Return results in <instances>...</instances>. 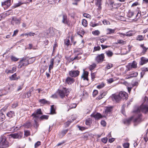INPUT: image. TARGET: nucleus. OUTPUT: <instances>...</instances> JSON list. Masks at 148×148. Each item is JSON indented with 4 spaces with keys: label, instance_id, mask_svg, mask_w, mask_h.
Listing matches in <instances>:
<instances>
[{
    "label": "nucleus",
    "instance_id": "obj_1",
    "mask_svg": "<svg viewBox=\"0 0 148 148\" xmlns=\"http://www.w3.org/2000/svg\"><path fill=\"white\" fill-rule=\"evenodd\" d=\"M35 60L34 58H32L29 59L27 57L23 58L20 62V67L23 66H26L29 64L32 63Z\"/></svg>",
    "mask_w": 148,
    "mask_h": 148
},
{
    "label": "nucleus",
    "instance_id": "obj_2",
    "mask_svg": "<svg viewBox=\"0 0 148 148\" xmlns=\"http://www.w3.org/2000/svg\"><path fill=\"white\" fill-rule=\"evenodd\" d=\"M141 112L145 113L148 112V103L146 105L145 104H142L136 110L134 111V112L137 113H140Z\"/></svg>",
    "mask_w": 148,
    "mask_h": 148
},
{
    "label": "nucleus",
    "instance_id": "obj_3",
    "mask_svg": "<svg viewBox=\"0 0 148 148\" xmlns=\"http://www.w3.org/2000/svg\"><path fill=\"white\" fill-rule=\"evenodd\" d=\"M9 146V143L5 136L2 137L0 138V148H5Z\"/></svg>",
    "mask_w": 148,
    "mask_h": 148
},
{
    "label": "nucleus",
    "instance_id": "obj_4",
    "mask_svg": "<svg viewBox=\"0 0 148 148\" xmlns=\"http://www.w3.org/2000/svg\"><path fill=\"white\" fill-rule=\"evenodd\" d=\"M71 90V89L70 88H63L62 90H59V95L62 98L65 95L67 97Z\"/></svg>",
    "mask_w": 148,
    "mask_h": 148
},
{
    "label": "nucleus",
    "instance_id": "obj_5",
    "mask_svg": "<svg viewBox=\"0 0 148 148\" xmlns=\"http://www.w3.org/2000/svg\"><path fill=\"white\" fill-rule=\"evenodd\" d=\"M136 117L134 118L133 119V122L135 124L138 123L142 121V115L139 113H136Z\"/></svg>",
    "mask_w": 148,
    "mask_h": 148
},
{
    "label": "nucleus",
    "instance_id": "obj_6",
    "mask_svg": "<svg viewBox=\"0 0 148 148\" xmlns=\"http://www.w3.org/2000/svg\"><path fill=\"white\" fill-rule=\"evenodd\" d=\"M62 23L68 26L70 25V23L69 22L68 18H67V16L66 14L62 15Z\"/></svg>",
    "mask_w": 148,
    "mask_h": 148
},
{
    "label": "nucleus",
    "instance_id": "obj_7",
    "mask_svg": "<svg viewBox=\"0 0 148 148\" xmlns=\"http://www.w3.org/2000/svg\"><path fill=\"white\" fill-rule=\"evenodd\" d=\"M42 114L40 109H37L34 113H33L32 116L33 117V118L38 119L39 116L38 114Z\"/></svg>",
    "mask_w": 148,
    "mask_h": 148
},
{
    "label": "nucleus",
    "instance_id": "obj_8",
    "mask_svg": "<svg viewBox=\"0 0 148 148\" xmlns=\"http://www.w3.org/2000/svg\"><path fill=\"white\" fill-rule=\"evenodd\" d=\"M79 74V71L78 70L75 71L74 70L69 71V74L71 77H76L78 76Z\"/></svg>",
    "mask_w": 148,
    "mask_h": 148
},
{
    "label": "nucleus",
    "instance_id": "obj_9",
    "mask_svg": "<svg viewBox=\"0 0 148 148\" xmlns=\"http://www.w3.org/2000/svg\"><path fill=\"white\" fill-rule=\"evenodd\" d=\"M105 56L104 54L102 53L96 57L95 60L98 63L101 62L103 60Z\"/></svg>",
    "mask_w": 148,
    "mask_h": 148
},
{
    "label": "nucleus",
    "instance_id": "obj_10",
    "mask_svg": "<svg viewBox=\"0 0 148 148\" xmlns=\"http://www.w3.org/2000/svg\"><path fill=\"white\" fill-rule=\"evenodd\" d=\"M21 18H18L16 17L13 16L12 17L11 21V23L13 25H14V22L16 25H19L21 23Z\"/></svg>",
    "mask_w": 148,
    "mask_h": 148
},
{
    "label": "nucleus",
    "instance_id": "obj_11",
    "mask_svg": "<svg viewBox=\"0 0 148 148\" xmlns=\"http://www.w3.org/2000/svg\"><path fill=\"white\" fill-rule=\"evenodd\" d=\"M23 135V133L20 132L12 134L10 135V136L14 138H21Z\"/></svg>",
    "mask_w": 148,
    "mask_h": 148
},
{
    "label": "nucleus",
    "instance_id": "obj_12",
    "mask_svg": "<svg viewBox=\"0 0 148 148\" xmlns=\"http://www.w3.org/2000/svg\"><path fill=\"white\" fill-rule=\"evenodd\" d=\"M119 94L121 99H126L127 98L128 94L125 92L121 91Z\"/></svg>",
    "mask_w": 148,
    "mask_h": 148
},
{
    "label": "nucleus",
    "instance_id": "obj_13",
    "mask_svg": "<svg viewBox=\"0 0 148 148\" xmlns=\"http://www.w3.org/2000/svg\"><path fill=\"white\" fill-rule=\"evenodd\" d=\"M111 97L113 100H115L116 102H119L121 99L120 97L119 96V94L118 95L113 94Z\"/></svg>",
    "mask_w": 148,
    "mask_h": 148
},
{
    "label": "nucleus",
    "instance_id": "obj_14",
    "mask_svg": "<svg viewBox=\"0 0 148 148\" xmlns=\"http://www.w3.org/2000/svg\"><path fill=\"white\" fill-rule=\"evenodd\" d=\"M90 116L94 117L96 120H98L102 118V115L99 113H97L95 114H92Z\"/></svg>",
    "mask_w": 148,
    "mask_h": 148
},
{
    "label": "nucleus",
    "instance_id": "obj_15",
    "mask_svg": "<svg viewBox=\"0 0 148 148\" xmlns=\"http://www.w3.org/2000/svg\"><path fill=\"white\" fill-rule=\"evenodd\" d=\"M10 123L11 122L9 121L4 122L2 124V127L3 129H5L7 127H11V126L10 125Z\"/></svg>",
    "mask_w": 148,
    "mask_h": 148
},
{
    "label": "nucleus",
    "instance_id": "obj_16",
    "mask_svg": "<svg viewBox=\"0 0 148 148\" xmlns=\"http://www.w3.org/2000/svg\"><path fill=\"white\" fill-rule=\"evenodd\" d=\"M88 72L87 71H84L81 77L83 78L84 80H88Z\"/></svg>",
    "mask_w": 148,
    "mask_h": 148
},
{
    "label": "nucleus",
    "instance_id": "obj_17",
    "mask_svg": "<svg viewBox=\"0 0 148 148\" xmlns=\"http://www.w3.org/2000/svg\"><path fill=\"white\" fill-rule=\"evenodd\" d=\"M20 78V77L19 76L17 77L16 73H14L9 77L10 79L11 80H17Z\"/></svg>",
    "mask_w": 148,
    "mask_h": 148
},
{
    "label": "nucleus",
    "instance_id": "obj_18",
    "mask_svg": "<svg viewBox=\"0 0 148 148\" xmlns=\"http://www.w3.org/2000/svg\"><path fill=\"white\" fill-rule=\"evenodd\" d=\"M68 84H71L74 82V79L71 77H68L65 81Z\"/></svg>",
    "mask_w": 148,
    "mask_h": 148
},
{
    "label": "nucleus",
    "instance_id": "obj_19",
    "mask_svg": "<svg viewBox=\"0 0 148 148\" xmlns=\"http://www.w3.org/2000/svg\"><path fill=\"white\" fill-rule=\"evenodd\" d=\"M11 5V0H8L3 2H2L1 5L2 6H6L7 7H9Z\"/></svg>",
    "mask_w": 148,
    "mask_h": 148
},
{
    "label": "nucleus",
    "instance_id": "obj_20",
    "mask_svg": "<svg viewBox=\"0 0 148 148\" xmlns=\"http://www.w3.org/2000/svg\"><path fill=\"white\" fill-rule=\"evenodd\" d=\"M133 117L132 116L128 119H124L123 121V123L125 124L128 125L130 123L132 120L133 119Z\"/></svg>",
    "mask_w": 148,
    "mask_h": 148
},
{
    "label": "nucleus",
    "instance_id": "obj_21",
    "mask_svg": "<svg viewBox=\"0 0 148 148\" xmlns=\"http://www.w3.org/2000/svg\"><path fill=\"white\" fill-rule=\"evenodd\" d=\"M141 60V61L140 62V64L141 65H143L148 62V59L144 57L142 58Z\"/></svg>",
    "mask_w": 148,
    "mask_h": 148
},
{
    "label": "nucleus",
    "instance_id": "obj_22",
    "mask_svg": "<svg viewBox=\"0 0 148 148\" xmlns=\"http://www.w3.org/2000/svg\"><path fill=\"white\" fill-rule=\"evenodd\" d=\"M54 59L53 58L51 59L50 62V64L49 66V72L51 73V70L53 68V64L54 63Z\"/></svg>",
    "mask_w": 148,
    "mask_h": 148
},
{
    "label": "nucleus",
    "instance_id": "obj_23",
    "mask_svg": "<svg viewBox=\"0 0 148 148\" xmlns=\"http://www.w3.org/2000/svg\"><path fill=\"white\" fill-rule=\"evenodd\" d=\"M6 115L9 117H13L14 116V112L13 111H10L7 113Z\"/></svg>",
    "mask_w": 148,
    "mask_h": 148
},
{
    "label": "nucleus",
    "instance_id": "obj_24",
    "mask_svg": "<svg viewBox=\"0 0 148 148\" xmlns=\"http://www.w3.org/2000/svg\"><path fill=\"white\" fill-rule=\"evenodd\" d=\"M112 108L111 107H107L105 109V114H106L107 115L108 114H110V113L112 111Z\"/></svg>",
    "mask_w": 148,
    "mask_h": 148
},
{
    "label": "nucleus",
    "instance_id": "obj_25",
    "mask_svg": "<svg viewBox=\"0 0 148 148\" xmlns=\"http://www.w3.org/2000/svg\"><path fill=\"white\" fill-rule=\"evenodd\" d=\"M39 101L41 103L45 104H50V102L48 101H47L44 99H40Z\"/></svg>",
    "mask_w": 148,
    "mask_h": 148
},
{
    "label": "nucleus",
    "instance_id": "obj_26",
    "mask_svg": "<svg viewBox=\"0 0 148 148\" xmlns=\"http://www.w3.org/2000/svg\"><path fill=\"white\" fill-rule=\"evenodd\" d=\"M102 0H97L96 5L98 6L99 9H101V1Z\"/></svg>",
    "mask_w": 148,
    "mask_h": 148
},
{
    "label": "nucleus",
    "instance_id": "obj_27",
    "mask_svg": "<svg viewBox=\"0 0 148 148\" xmlns=\"http://www.w3.org/2000/svg\"><path fill=\"white\" fill-rule=\"evenodd\" d=\"M34 121V127L36 128H37L39 126V124L37 121L38 119L33 118Z\"/></svg>",
    "mask_w": 148,
    "mask_h": 148
},
{
    "label": "nucleus",
    "instance_id": "obj_28",
    "mask_svg": "<svg viewBox=\"0 0 148 148\" xmlns=\"http://www.w3.org/2000/svg\"><path fill=\"white\" fill-rule=\"evenodd\" d=\"M106 94V92H101L100 95L98 97V98L99 99H100L103 98L105 96Z\"/></svg>",
    "mask_w": 148,
    "mask_h": 148
},
{
    "label": "nucleus",
    "instance_id": "obj_29",
    "mask_svg": "<svg viewBox=\"0 0 148 148\" xmlns=\"http://www.w3.org/2000/svg\"><path fill=\"white\" fill-rule=\"evenodd\" d=\"M5 116L4 114L2 113H0V121H2L5 119Z\"/></svg>",
    "mask_w": 148,
    "mask_h": 148
},
{
    "label": "nucleus",
    "instance_id": "obj_30",
    "mask_svg": "<svg viewBox=\"0 0 148 148\" xmlns=\"http://www.w3.org/2000/svg\"><path fill=\"white\" fill-rule=\"evenodd\" d=\"M134 68H136L137 67V63L135 61H134L132 63H130Z\"/></svg>",
    "mask_w": 148,
    "mask_h": 148
},
{
    "label": "nucleus",
    "instance_id": "obj_31",
    "mask_svg": "<svg viewBox=\"0 0 148 148\" xmlns=\"http://www.w3.org/2000/svg\"><path fill=\"white\" fill-rule=\"evenodd\" d=\"M106 53L108 57H111L113 55V53L112 52L109 50L106 51Z\"/></svg>",
    "mask_w": 148,
    "mask_h": 148
},
{
    "label": "nucleus",
    "instance_id": "obj_32",
    "mask_svg": "<svg viewBox=\"0 0 148 148\" xmlns=\"http://www.w3.org/2000/svg\"><path fill=\"white\" fill-rule=\"evenodd\" d=\"M49 116L47 115H42L41 116L40 119L41 120H43V119L47 120L48 119Z\"/></svg>",
    "mask_w": 148,
    "mask_h": 148
},
{
    "label": "nucleus",
    "instance_id": "obj_33",
    "mask_svg": "<svg viewBox=\"0 0 148 148\" xmlns=\"http://www.w3.org/2000/svg\"><path fill=\"white\" fill-rule=\"evenodd\" d=\"M23 3L20 2L18 3L14 4V5L12 7V8H17L18 6H19L20 5L23 4Z\"/></svg>",
    "mask_w": 148,
    "mask_h": 148
},
{
    "label": "nucleus",
    "instance_id": "obj_34",
    "mask_svg": "<svg viewBox=\"0 0 148 148\" xmlns=\"http://www.w3.org/2000/svg\"><path fill=\"white\" fill-rule=\"evenodd\" d=\"M82 24L84 27H86L87 26V21L85 19H83L82 21Z\"/></svg>",
    "mask_w": 148,
    "mask_h": 148
},
{
    "label": "nucleus",
    "instance_id": "obj_35",
    "mask_svg": "<svg viewBox=\"0 0 148 148\" xmlns=\"http://www.w3.org/2000/svg\"><path fill=\"white\" fill-rule=\"evenodd\" d=\"M144 37L142 35H138L137 37L136 40L139 41H142L144 39Z\"/></svg>",
    "mask_w": 148,
    "mask_h": 148
},
{
    "label": "nucleus",
    "instance_id": "obj_36",
    "mask_svg": "<svg viewBox=\"0 0 148 148\" xmlns=\"http://www.w3.org/2000/svg\"><path fill=\"white\" fill-rule=\"evenodd\" d=\"M138 75V73H132L128 77H126V78L127 79L131 77H133L134 76H136Z\"/></svg>",
    "mask_w": 148,
    "mask_h": 148
},
{
    "label": "nucleus",
    "instance_id": "obj_37",
    "mask_svg": "<svg viewBox=\"0 0 148 148\" xmlns=\"http://www.w3.org/2000/svg\"><path fill=\"white\" fill-rule=\"evenodd\" d=\"M50 113L51 114H53L55 113V110L54 108L53 105H52L51 106Z\"/></svg>",
    "mask_w": 148,
    "mask_h": 148
},
{
    "label": "nucleus",
    "instance_id": "obj_38",
    "mask_svg": "<svg viewBox=\"0 0 148 148\" xmlns=\"http://www.w3.org/2000/svg\"><path fill=\"white\" fill-rule=\"evenodd\" d=\"M91 122V119L90 118L87 119L86 121V124L87 125H89Z\"/></svg>",
    "mask_w": 148,
    "mask_h": 148
},
{
    "label": "nucleus",
    "instance_id": "obj_39",
    "mask_svg": "<svg viewBox=\"0 0 148 148\" xmlns=\"http://www.w3.org/2000/svg\"><path fill=\"white\" fill-rule=\"evenodd\" d=\"M125 43V42L122 40H117V42L116 43V44H121L122 45H124Z\"/></svg>",
    "mask_w": 148,
    "mask_h": 148
},
{
    "label": "nucleus",
    "instance_id": "obj_40",
    "mask_svg": "<svg viewBox=\"0 0 148 148\" xmlns=\"http://www.w3.org/2000/svg\"><path fill=\"white\" fill-rule=\"evenodd\" d=\"M123 34V35H126L127 36H131L132 35V32L130 31L128 32H127L126 33V34Z\"/></svg>",
    "mask_w": 148,
    "mask_h": 148
},
{
    "label": "nucleus",
    "instance_id": "obj_41",
    "mask_svg": "<svg viewBox=\"0 0 148 148\" xmlns=\"http://www.w3.org/2000/svg\"><path fill=\"white\" fill-rule=\"evenodd\" d=\"M92 33L94 35L98 36L99 35L100 32L98 30H97L92 32Z\"/></svg>",
    "mask_w": 148,
    "mask_h": 148
},
{
    "label": "nucleus",
    "instance_id": "obj_42",
    "mask_svg": "<svg viewBox=\"0 0 148 148\" xmlns=\"http://www.w3.org/2000/svg\"><path fill=\"white\" fill-rule=\"evenodd\" d=\"M101 49V47L99 46H98L97 47H95L93 49V52L97 51H99Z\"/></svg>",
    "mask_w": 148,
    "mask_h": 148
},
{
    "label": "nucleus",
    "instance_id": "obj_43",
    "mask_svg": "<svg viewBox=\"0 0 148 148\" xmlns=\"http://www.w3.org/2000/svg\"><path fill=\"white\" fill-rule=\"evenodd\" d=\"M83 16L84 17L88 18H91V16L87 14L84 13L83 14Z\"/></svg>",
    "mask_w": 148,
    "mask_h": 148
},
{
    "label": "nucleus",
    "instance_id": "obj_44",
    "mask_svg": "<svg viewBox=\"0 0 148 148\" xmlns=\"http://www.w3.org/2000/svg\"><path fill=\"white\" fill-rule=\"evenodd\" d=\"M11 60L14 61H16L18 60V59L17 58H16L14 56H12L11 57Z\"/></svg>",
    "mask_w": 148,
    "mask_h": 148
},
{
    "label": "nucleus",
    "instance_id": "obj_45",
    "mask_svg": "<svg viewBox=\"0 0 148 148\" xmlns=\"http://www.w3.org/2000/svg\"><path fill=\"white\" fill-rule=\"evenodd\" d=\"M123 146L124 148H129L130 144L128 143H125L123 144Z\"/></svg>",
    "mask_w": 148,
    "mask_h": 148
},
{
    "label": "nucleus",
    "instance_id": "obj_46",
    "mask_svg": "<svg viewBox=\"0 0 148 148\" xmlns=\"http://www.w3.org/2000/svg\"><path fill=\"white\" fill-rule=\"evenodd\" d=\"M133 15V12L130 11L129 12L128 14H127V16L129 18H131Z\"/></svg>",
    "mask_w": 148,
    "mask_h": 148
},
{
    "label": "nucleus",
    "instance_id": "obj_47",
    "mask_svg": "<svg viewBox=\"0 0 148 148\" xmlns=\"http://www.w3.org/2000/svg\"><path fill=\"white\" fill-rule=\"evenodd\" d=\"M105 86V84L103 83H101V84L98 85L97 88L99 89H101L103 87Z\"/></svg>",
    "mask_w": 148,
    "mask_h": 148
},
{
    "label": "nucleus",
    "instance_id": "obj_48",
    "mask_svg": "<svg viewBox=\"0 0 148 148\" xmlns=\"http://www.w3.org/2000/svg\"><path fill=\"white\" fill-rule=\"evenodd\" d=\"M96 65L95 64H93L92 65H91L90 66V70L93 69L95 67Z\"/></svg>",
    "mask_w": 148,
    "mask_h": 148
},
{
    "label": "nucleus",
    "instance_id": "obj_49",
    "mask_svg": "<svg viewBox=\"0 0 148 148\" xmlns=\"http://www.w3.org/2000/svg\"><path fill=\"white\" fill-rule=\"evenodd\" d=\"M126 67L128 71L130 70L132 68H133L132 65L129 63L126 66Z\"/></svg>",
    "mask_w": 148,
    "mask_h": 148
},
{
    "label": "nucleus",
    "instance_id": "obj_50",
    "mask_svg": "<svg viewBox=\"0 0 148 148\" xmlns=\"http://www.w3.org/2000/svg\"><path fill=\"white\" fill-rule=\"evenodd\" d=\"M24 135L26 136H27L30 135L29 131L28 130L25 131Z\"/></svg>",
    "mask_w": 148,
    "mask_h": 148
},
{
    "label": "nucleus",
    "instance_id": "obj_51",
    "mask_svg": "<svg viewBox=\"0 0 148 148\" xmlns=\"http://www.w3.org/2000/svg\"><path fill=\"white\" fill-rule=\"evenodd\" d=\"M68 129L64 130L62 131L61 134L63 136H64L68 132Z\"/></svg>",
    "mask_w": 148,
    "mask_h": 148
},
{
    "label": "nucleus",
    "instance_id": "obj_52",
    "mask_svg": "<svg viewBox=\"0 0 148 148\" xmlns=\"http://www.w3.org/2000/svg\"><path fill=\"white\" fill-rule=\"evenodd\" d=\"M98 40H100L101 43H103L106 40V39L103 38H101L100 37Z\"/></svg>",
    "mask_w": 148,
    "mask_h": 148
},
{
    "label": "nucleus",
    "instance_id": "obj_53",
    "mask_svg": "<svg viewBox=\"0 0 148 148\" xmlns=\"http://www.w3.org/2000/svg\"><path fill=\"white\" fill-rule=\"evenodd\" d=\"M31 125V123L30 122H28L26 123L25 127L27 128H29Z\"/></svg>",
    "mask_w": 148,
    "mask_h": 148
},
{
    "label": "nucleus",
    "instance_id": "obj_54",
    "mask_svg": "<svg viewBox=\"0 0 148 148\" xmlns=\"http://www.w3.org/2000/svg\"><path fill=\"white\" fill-rule=\"evenodd\" d=\"M32 91L31 90H30L29 91H28L26 94V96L27 98L31 96V92Z\"/></svg>",
    "mask_w": 148,
    "mask_h": 148
},
{
    "label": "nucleus",
    "instance_id": "obj_55",
    "mask_svg": "<svg viewBox=\"0 0 148 148\" xmlns=\"http://www.w3.org/2000/svg\"><path fill=\"white\" fill-rule=\"evenodd\" d=\"M112 66V64H108L107 65L106 67V69H108L111 68Z\"/></svg>",
    "mask_w": 148,
    "mask_h": 148
},
{
    "label": "nucleus",
    "instance_id": "obj_56",
    "mask_svg": "<svg viewBox=\"0 0 148 148\" xmlns=\"http://www.w3.org/2000/svg\"><path fill=\"white\" fill-rule=\"evenodd\" d=\"M102 22L104 25H108L110 24V22L109 21H107L106 20H103Z\"/></svg>",
    "mask_w": 148,
    "mask_h": 148
},
{
    "label": "nucleus",
    "instance_id": "obj_57",
    "mask_svg": "<svg viewBox=\"0 0 148 148\" xmlns=\"http://www.w3.org/2000/svg\"><path fill=\"white\" fill-rule=\"evenodd\" d=\"M147 132L144 136V138L145 142H147L148 140V138L147 137Z\"/></svg>",
    "mask_w": 148,
    "mask_h": 148
},
{
    "label": "nucleus",
    "instance_id": "obj_58",
    "mask_svg": "<svg viewBox=\"0 0 148 148\" xmlns=\"http://www.w3.org/2000/svg\"><path fill=\"white\" fill-rule=\"evenodd\" d=\"M40 145V141H38L35 144V145H34L35 147V148H36V147H38Z\"/></svg>",
    "mask_w": 148,
    "mask_h": 148
},
{
    "label": "nucleus",
    "instance_id": "obj_59",
    "mask_svg": "<svg viewBox=\"0 0 148 148\" xmlns=\"http://www.w3.org/2000/svg\"><path fill=\"white\" fill-rule=\"evenodd\" d=\"M5 72L7 73L8 74L9 73H12L14 72L12 70H9L8 69H6L5 70Z\"/></svg>",
    "mask_w": 148,
    "mask_h": 148
},
{
    "label": "nucleus",
    "instance_id": "obj_60",
    "mask_svg": "<svg viewBox=\"0 0 148 148\" xmlns=\"http://www.w3.org/2000/svg\"><path fill=\"white\" fill-rule=\"evenodd\" d=\"M101 125L103 126H105L106 125V123L105 121L102 120L101 122Z\"/></svg>",
    "mask_w": 148,
    "mask_h": 148
},
{
    "label": "nucleus",
    "instance_id": "obj_61",
    "mask_svg": "<svg viewBox=\"0 0 148 148\" xmlns=\"http://www.w3.org/2000/svg\"><path fill=\"white\" fill-rule=\"evenodd\" d=\"M98 92L97 90H94L93 93V95L94 96H96L98 94Z\"/></svg>",
    "mask_w": 148,
    "mask_h": 148
},
{
    "label": "nucleus",
    "instance_id": "obj_62",
    "mask_svg": "<svg viewBox=\"0 0 148 148\" xmlns=\"http://www.w3.org/2000/svg\"><path fill=\"white\" fill-rule=\"evenodd\" d=\"M65 45H66L67 46H68L70 45V40H67L65 42Z\"/></svg>",
    "mask_w": 148,
    "mask_h": 148
},
{
    "label": "nucleus",
    "instance_id": "obj_63",
    "mask_svg": "<svg viewBox=\"0 0 148 148\" xmlns=\"http://www.w3.org/2000/svg\"><path fill=\"white\" fill-rule=\"evenodd\" d=\"M28 35L30 36H34L35 35V33L30 32L28 33Z\"/></svg>",
    "mask_w": 148,
    "mask_h": 148
},
{
    "label": "nucleus",
    "instance_id": "obj_64",
    "mask_svg": "<svg viewBox=\"0 0 148 148\" xmlns=\"http://www.w3.org/2000/svg\"><path fill=\"white\" fill-rule=\"evenodd\" d=\"M107 81L108 82V83H112L114 81V80L112 78L107 79Z\"/></svg>",
    "mask_w": 148,
    "mask_h": 148
}]
</instances>
